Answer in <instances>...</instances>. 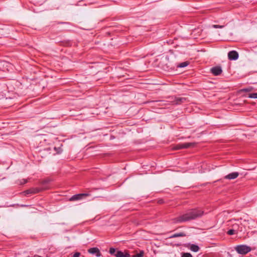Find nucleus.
Listing matches in <instances>:
<instances>
[{
	"mask_svg": "<svg viewBox=\"0 0 257 257\" xmlns=\"http://www.w3.org/2000/svg\"><path fill=\"white\" fill-rule=\"evenodd\" d=\"M181 257H193L190 253L186 252L183 253Z\"/></svg>",
	"mask_w": 257,
	"mask_h": 257,
	"instance_id": "4be33fe9",
	"label": "nucleus"
},
{
	"mask_svg": "<svg viewBox=\"0 0 257 257\" xmlns=\"http://www.w3.org/2000/svg\"><path fill=\"white\" fill-rule=\"evenodd\" d=\"M116 251H117L116 249L114 247H110L109 250V253L111 255H113L114 256H115V254H116Z\"/></svg>",
	"mask_w": 257,
	"mask_h": 257,
	"instance_id": "dca6fc26",
	"label": "nucleus"
},
{
	"mask_svg": "<svg viewBox=\"0 0 257 257\" xmlns=\"http://www.w3.org/2000/svg\"><path fill=\"white\" fill-rule=\"evenodd\" d=\"M168 102L172 104H181L185 102L186 98L185 97H180L176 96H171L168 97Z\"/></svg>",
	"mask_w": 257,
	"mask_h": 257,
	"instance_id": "7ed1b4c3",
	"label": "nucleus"
},
{
	"mask_svg": "<svg viewBox=\"0 0 257 257\" xmlns=\"http://www.w3.org/2000/svg\"><path fill=\"white\" fill-rule=\"evenodd\" d=\"M27 182H28V181L27 179H23L20 180L18 183L19 185H23V184H26V183H27Z\"/></svg>",
	"mask_w": 257,
	"mask_h": 257,
	"instance_id": "aec40b11",
	"label": "nucleus"
},
{
	"mask_svg": "<svg viewBox=\"0 0 257 257\" xmlns=\"http://www.w3.org/2000/svg\"><path fill=\"white\" fill-rule=\"evenodd\" d=\"M49 182V180H45L43 181L42 182V184L44 185V184H45L48 183Z\"/></svg>",
	"mask_w": 257,
	"mask_h": 257,
	"instance_id": "393cba45",
	"label": "nucleus"
},
{
	"mask_svg": "<svg viewBox=\"0 0 257 257\" xmlns=\"http://www.w3.org/2000/svg\"><path fill=\"white\" fill-rule=\"evenodd\" d=\"M47 188H32L23 192L25 195L36 194L47 189Z\"/></svg>",
	"mask_w": 257,
	"mask_h": 257,
	"instance_id": "39448f33",
	"label": "nucleus"
},
{
	"mask_svg": "<svg viewBox=\"0 0 257 257\" xmlns=\"http://www.w3.org/2000/svg\"><path fill=\"white\" fill-rule=\"evenodd\" d=\"M80 253L79 252H75L72 257H80Z\"/></svg>",
	"mask_w": 257,
	"mask_h": 257,
	"instance_id": "b1692460",
	"label": "nucleus"
},
{
	"mask_svg": "<svg viewBox=\"0 0 257 257\" xmlns=\"http://www.w3.org/2000/svg\"><path fill=\"white\" fill-rule=\"evenodd\" d=\"M180 244H177V246H180Z\"/></svg>",
	"mask_w": 257,
	"mask_h": 257,
	"instance_id": "cd10ccee",
	"label": "nucleus"
},
{
	"mask_svg": "<svg viewBox=\"0 0 257 257\" xmlns=\"http://www.w3.org/2000/svg\"><path fill=\"white\" fill-rule=\"evenodd\" d=\"M212 27L213 28H215V29L223 28L224 27V25H213Z\"/></svg>",
	"mask_w": 257,
	"mask_h": 257,
	"instance_id": "5701e85b",
	"label": "nucleus"
},
{
	"mask_svg": "<svg viewBox=\"0 0 257 257\" xmlns=\"http://www.w3.org/2000/svg\"><path fill=\"white\" fill-rule=\"evenodd\" d=\"M21 206L23 207L27 206V205H22Z\"/></svg>",
	"mask_w": 257,
	"mask_h": 257,
	"instance_id": "bb28decb",
	"label": "nucleus"
},
{
	"mask_svg": "<svg viewBox=\"0 0 257 257\" xmlns=\"http://www.w3.org/2000/svg\"><path fill=\"white\" fill-rule=\"evenodd\" d=\"M226 234L229 235H237L238 233L229 227L226 231Z\"/></svg>",
	"mask_w": 257,
	"mask_h": 257,
	"instance_id": "ddd939ff",
	"label": "nucleus"
},
{
	"mask_svg": "<svg viewBox=\"0 0 257 257\" xmlns=\"http://www.w3.org/2000/svg\"><path fill=\"white\" fill-rule=\"evenodd\" d=\"M182 144L183 146V149H187L190 147H193L195 145V144L194 143H185Z\"/></svg>",
	"mask_w": 257,
	"mask_h": 257,
	"instance_id": "4468645a",
	"label": "nucleus"
},
{
	"mask_svg": "<svg viewBox=\"0 0 257 257\" xmlns=\"http://www.w3.org/2000/svg\"><path fill=\"white\" fill-rule=\"evenodd\" d=\"M204 214V211L199 208L189 209L184 213L173 219L174 223H181L189 221L201 217Z\"/></svg>",
	"mask_w": 257,
	"mask_h": 257,
	"instance_id": "f257e3e1",
	"label": "nucleus"
},
{
	"mask_svg": "<svg viewBox=\"0 0 257 257\" xmlns=\"http://www.w3.org/2000/svg\"><path fill=\"white\" fill-rule=\"evenodd\" d=\"M239 175V173L237 172H233L228 174L225 176V178L229 180L234 179L236 178Z\"/></svg>",
	"mask_w": 257,
	"mask_h": 257,
	"instance_id": "9b49d317",
	"label": "nucleus"
},
{
	"mask_svg": "<svg viewBox=\"0 0 257 257\" xmlns=\"http://www.w3.org/2000/svg\"><path fill=\"white\" fill-rule=\"evenodd\" d=\"M188 64H189L188 62L186 61V62H184L180 63L178 65V67H180V68H183V67H185L187 66Z\"/></svg>",
	"mask_w": 257,
	"mask_h": 257,
	"instance_id": "a211bd4d",
	"label": "nucleus"
},
{
	"mask_svg": "<svg viewBox=\"0 0 257 257\" xmlns=\"http://www.w3.org/2000/svg\"><path fill=\"white\" fill-rule=\"evenodd\" d=\"M234 249L238 254L242 255L247 254L251 250L249 246L245 244L237 245L234 247Z\"/></svg>",
	"mask_w": 257,
	"mask_h": 257,
	"instance_id": "f03ea898",
	"label": "nucleus"
},
{
	"mask_svg": "<svg viewBox=\"0 0 257 257\" xmlns=\"http://www.w3.org/2000/svg\"><path fill=\"white\" fill-rule=\"evenodd\" d=\"M229 225V227L238 233L242 231V225L241 223H237L235 221L233 222L232 220H230Z\"/></svg>",
	"mask_w": 257,
	"mask_h": 257,
	"instance_id": "20e7f679",
	"label": "nucleus"
},
{
	"mask_svg": "<svg viewBox=\"0 0 257 257\" xmlns=\"http://www.w3.org/2000/svg\"><path fill=\"white\" fill-rule=\"evenodd\" d=\"M187 247H189V249L192 251H194V252H197L199 251V247L198 245H196V244H188V245H187Z\"/></svg>",
	"mask_w": 257,
	"mask_h": 257,
	"instance_id": "f8f14e48",
	"label": "nucleus"
},
{
	"mask_svg": "<svg viewBox=\"0 0 257 257\" xmlns=\"http://www.w3.org/2000/svg\"><path fill=\"white\" fill-rule=\"evenodd\" d=\"M185 234L183 233H174L172 235H171L170 236H169L168 238H171L172 237H179V236H183Z\"/></svg>",
	"mask_w": 257,
	"mask_h": 257,
	"instance_id": "2eb2a0df",
	"label": "nucleus"
},
{
	"mask_svg": "<svg viewBox=\"0 0 257 257\" xmlns=\"http://www.w3.org/2000/svg\"><path fill=\"white\" fill-rule=\"evenodd\" d=\"M174 149L175 150H180V149H183V146H182V144H178L177 145H176Z\"/></svg>",
	"mask_w": 257,
	"mask_h": 257,
	"instance_id": "412c9836",
	"label": "nucleus"
},
{
	"mask_svg": "<svg viewBox=\"0 0 257 257\" xmlns=\"http://www.w3.org/2000/svg\"><path fill=\"white\" fill-rule=\"evenodd\" d=\"M144 255V251L142 250H140V251L139 253L133 255L132 256V257H143Z\"/></svg>",
	"mask_w": 257,
	"mask_h": 257,
	"instance_id": "f3484780",
	"label": "nucleus"
},
{
	"mask_svg": "<svg viewBox=\"0 0 257 257\" xmlns=\"http://www.w3.org/2000/svg\"><path fill=\"white\" fill-rule=\"evenodd\" d=\"M248 97L251 98H257V92L249 94Z\"/></svg>",
	"mask_w": 257,
	"mask_h": 257,
	"instance_id": "6ab92c4d",
	"label": "nucleus"
},
{
	"mask_svg": "<svg viewBox=\"0 0 257 257\" xmlns=\"http://www.w3.org/2000/svg\"><path fill=\"white\" fill-rule=\"evenodd\" d=\"M210 71L214 76H218L221 74L222 70L220 66H217L212 67Z\"/></svg>",
	"mask_w": 257,
	"mask_h": 257,
	"instance_id": "6e6552de",
	"label": "nucleus"
},
{
	"mask_svg": "<svg viewBox=\"0 0 257 257\" xmlns=\"http://www.w3.org/2000/svg\"><path fill=\"white\" fill-rule=\"evenodd\" d=\"M228 57L230 60H235L238 58V54L235 51H231L228 53Z\"/></svg>",
	"mask_w": 257,
	"mask_h": 257,
	"instance_id": "1a4fd4ad",
	"label": "nucleus"
},
{
	"mask_svg": "<svg viewBox=\"0 0 257 257\" xmlns=\"http://www.w3.org/2000/svg\"><path fill=\"white\" fill-rule=\"evenodd\" d=\"M115 257H131V255L128 251H125L124 252L120 251L117 250L116 254H115Z\"/></svg>",
	"mask_w": 257,
	"mask_h": 257,
	"instance_id": "9d476101",
	"label": "nucleus"
},
{
	"mask_svg": "<svg viewBox=\"0 0 257 257\" xmlns=\"http://www.w3.org/2000/svg\"><path fill=\"white\" fill-rule=\"evenodd\" d=\"M89 195L88 193H81L75 194L73 195L71 197L69 198V201H74L77 200H80L82 199L84 197L88 196Z\"/></svg>",
	"mask_w": 257,
	"mask_h": 257,
	"instance_id": "423d86ee",
	"label": "nucleus"
},
{
	"mask_svg": "<svg viewBox=\"0 0 257 257\" xmlns=\"http://www.w3.org/2000/svg\"><path fill=\"white\" fill-rule=\"evenodd\" d=\"M250 90V89L249 88H244L243 89V91L245 92H247Z\"/></svg>",
	"mask_w": 257,
	"mask_h": 257,
	"instance_id": "a878e982",
	"label": "nucleus"
},
{
	"mask_svg": "<svg viewBox=\"0 0 257 257\" xmlns=\"http://www.w3.org/2000/svg\"><path fill=\"white\" fill-rule=\"evenodd\" d=\"M88 252L92 254H94L97 257H100L101 256L100 250L96 247L89 248L88 249Z\"/></svg>",
	"mask_w": 257,
	"mask_h": 257,
	"instance_id": "0eeeda50",
	"label": "nucleus"
}]
</instances>
